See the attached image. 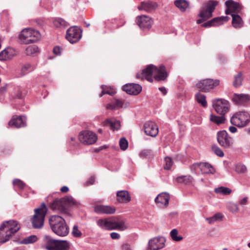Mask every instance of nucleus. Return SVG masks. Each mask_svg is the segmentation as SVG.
Masks as SVG:
<instances>
[{"instance_id":"obj_1","label":"nucleus","mask_w":250,"mask_h":250,"mask_svg":"<svg viewBox=\"0 0 250 250\" xmlns=\"http://www.w3.org/2000/svg\"><path fill=\"white\" fill-rule=\"evenodd\" d=\"M79 205V203L71 196H66L60 199H56L50 204V207L54 211L67 214L68 213V206H77Z\"/></svg>"},{"instance_id":"obj_2","label":"nucleus","mask_w":250,"mask_h":250,"mask_svg":"<svg viewBox=\"0 0 250 250\" xmlns=\"http://www.w3.org/2000/svg\"><path fill=\"white\" fill-rule=\"evenodd\" d=\"M20 224L15 220L3 222L0 227V243H4L8 241L12 235L20 230Z\"/></svg>"},{"instance_id":"obj_3","label":"nucleus","mask_w":250,"mask_h":250,"mask_svg":"<svg viewBox=\"0 0 250 250\" xmlns=\"http://www.w3.org/2000/svg\"><path fill=\"white\" fill-rule=\"evenodd\" d=\"M49 223L51 229L57 235L65 236L68 234V227L62 217L52 215L49 219Z\"/></svg>"},{"instance_id":"obj_4","label":"nucleus","mask_w":250,"mask_h":250,"mask_svg":"<svg viewBox=\"0 0 250 250\" xmlns=\"http://www.w3.org/2000/svg\"><path fill=\"white\" fill-rule=\"evenodd\" d=\"M230 123L239 128H244L250 124V113L243 110L235 113L230 118Z\"/></svg>"},{"instance_id":"obj_5","label":"nucleus","mask_w":250,"mask_h":250,"mask_svg":"<svg viewBox=\"0 0 250 250\" xmlns=\"http://www.w3.org/2000/svg\"><path fill=\"white\" fill-rule=\"evenodd\" d=\"M47 211V208L44 203H42L39 208L34 209L35 214L32 218V224L34 229H41L42 227Z\"/></svg>"},{"instance_id":"obj_6","label":"nucleus","mask_w":250,"mask_h":250,"mask_svg":"<svg viewBox=\"0 0 250 250\" xmlns=\"http://www.w3.org/2000/svg\"><path fill=\"white\" fill-rule=\"evenodd\" d=\"M41 37L40 32L31 28L23 29L19 35V39L24 44L32 43L38 41Z\"/></svg>"},{"instance_id":"obj_7","label":"nucleus","mask_w":250,"mask_h":250,"mask_svg":"<svg viewBox=\"0 0 250 250\" xmlns=\"http://www.w3.org/2000/svg\"><path fill=\"white\" fill-rule=\"evenodd\" d=\"M220 81L217 79H206L198 82L195 85L200 92H208L219 85Z\"/></svg>"},{"instance_id":"obj_8","label":"nucleus","mask_w":250,"mask_h":250,"mask_svg":"<svg viewBox=\"0 0 250 250\" xmlns=\"http://www.w3.org/2000/svg\"><path fill=\"white\" fill-rule=\"evenodd\" d=\"M45 239L47 241L46 248L48 250H68L69 248V243L66 241L50 239L48 236H45Z\"/></svg>"},{"instance_id":"obj_9","label":"nucleus","mask_w":250,"mask_h":250,"mask_svg":"<svg viewBox=\"0 0 250 250\" xmlns=\"http://www.w3.org/2000/svg\"><path fill=\"white\" fill-rule=\"evenodd\" d=\"M82 36V30L77 26H73L67 29L65 37L71 43H75L81 39Z\"/></svg>"},{"instance_id":"obj_10","label":"nucleus","mask_w":250,"mask_h":250,"mask_svg":"<svg viewBox=\"0 0 250 250\" xmlns=\"http://www.w3.org/2000/svg\"><path fill=\"white\" fill-rule=\"evenodd\" d=\"M97 135L92 131L84 130L81 131L79 134L80 141L84 145H92L97 140Z\"/></svg>"},{"instance_id":"obj_11","label":"nucleus","mask_w":250,"mask_h":250,"mask_svg":"<svg viewBox=\"0 0 250 250\" xmlns=\"http://www.w3.org/2000/svg\"><path fill=\"white\" fill-rule=\"evenodd\" d=\"M213 106L216 112L221 115H225L230 108L229 101L224 99H216L213 102Z\"/></svg>"},{"instance_id":"obj_12","label":"nucleus","mask_w":250,"mask_h":250,"mask_svg":"<svg viewBox=\"0 0 250 250\" xmlns=\"http://www.w3.org/2000/svg\"><path fill=\"white\" fill-rule=\"evenodd\" d=\"M217 140L218 144L224 148H229L233 143V139L225 130L217 132Z\"/></svg>"},{"instance_id":"obj_13","label":"nucleus","mask_w":250,"mask_h":250,"mask_svg":"<svg viewBox=\"0 0 250 250\" xmlns=\"http://www.w3.org/2000/svg\"><path fill=\"white\" fill-rule=\"evenodd\" d=\"M157 70V67L153 64L147 65L146 68L143 69L141 73L136 74V78L142 80L146 79L147 81L152 82L153 80L152 75L155 71Z\"/></svg>"},{"instance_id":"obj_14","label":"nucleus","mask_w":250,"mask_h":250,"mask_svg":"<svg viewBox=\"0 0 250 250\" xmlns=\"http://www.w3.org/2000/svg\"><path fill=\"white\" fill-rule=\"evenodd\" d=\"M136 21L138 25L144 32H147L152 27L153 21L148 16L142 15L138 17Z\"/></svg>"},{"instance_id":"obj_15","label":"nucleus","mask_w":250,"mask_h":250,"mask_svg":"<svg viewBox=\"0 0 250 250\" xmlns=\"http://www.w3.org/2000/svg\"><path fill=\"white\" fill-rule=\"evenodd\" d=\"M166 239L163 237H157L151 239L148 243L146 250H159L165 246Z\"/></svg>"},{"instance_id":"obj_16","label":"nucleus","mask_w":250,"mask_h":250,"mask_svg":"<svg viewBox=\"0 0 250 250\" xmlns=\"http://www.w3.org/2000/svg\"><path fill=\"white\" fill-rule=\"evenodd\" d=\"M144 127L145 132L147 135L155 137L158 134V127L153 122L148 121L146 122L144 124Z\"/></svg>"},{"instance_id":"obj_17","label":"nucleus","mask_w":250,"mask_h":250,"mask_svg":"<svg viewBox=\"0 0 250 250\" xmlns=\"http://www.w3.org/2000/svg\"><path fill=\"white\" fill-rule=\"evenodd\" d=\"M142 87L139 84L127 83L123 86V90L129 95H137L142 91Z\"/></svg>"},{"instance_id":"obj_18","label":"nucleus","mask_w":250,"mask_h":250,"mask_svg":"<svg viewBox=\"0 0 250 250\" xmlns=\"http://www.w3.org/2000/svg\"><path fill=\"white\" fill-rule=\"evenodd\" d=\"M232 102L237 105H244L250 101V95L245 94H234L232 97Z\"/></svg>"},{"instance_id":"obj_19","label":"nucleus","mask_w":250,"mask_h":250,"mask_svg":"<svg viewBox=\"0 0 250 250\" xmlns=\"http://www.w3.org/2000/svg\"><path fill=\"white\" fill-rule=\"evenodd\" d=\"M116 201L121 204H127L131 201V196L129 192L125 190L117 191Z\"/></svg>"},{"instance_id":"obj_20","label":"nucleus","mask_w":250,"mask_h":250,"mask_svg":"<svg viewBox=\"0 0 250 250\" xmlns=\"http://www.w3.org/2000/svg\"><path fill=\"white\" fill-rule=\"evenodd\" d=\"M158 7V4L154 1H146L141 2V5L138 7L139 10H144L147 12L155 10Z\"/></svg>"},{"instance_id":"obj_21","label":"nucleus","mask_w":250,"mask_h":250,"mask_svg":"<svg viewBox=\"0 0 250 250\" xmlns=\"http://www.w3.org/2000/svg\"><path fill=\"white\" fill-rule=\"evenodd\" d=\"M170 200V196L168 193L163 192L160 193L155 199L156 203L160 204L165 207H167Z\"/></svg>"},{"instance_id":"obj_22","label":"nucleus","mask_w":250,"mask_h":250,"mask_svg":"<svg viewBox=\"0 0 250 250\" xmlns=\"http://www.w3.org/2000/svg\"><path fill=\"white\" fill-rule=\"evenodd\" d=\"M115 210L114 207L109 206L97 205L95 207V211L98 213L113 214Z\"/></svg>"},{"instance_id":"obj_23","label":"nucleus","mask_w":250,"mask_h":250,"mask_svg":"<svg viewBox=\"0 0 250 250\" xmlns=\"http://www.w3.org/2000/svg\"><path fill=\"white\" fill-rule=\"evenodd\" d=\"M8 124L9 126L16 128L22 127L26 125L25 120L21 116L12 119Z\"/></svg>"},{"instance_id":"obj_24","label":"nucleus","mask_w":250,"mask_h":250,"mask_svg":"<svg viewBox=\"0 0 250 250\" xmlns=\"http://www.w3.org/2000/svg\"><path fill=\"white\" fill-rule=\"evenodd\" d=\"M155 73H157L154 76V79L157 81H165L167 77V73L164 65H161L159 68H157Z\"/></svg>"},{"instance_id":"obj_25","label":"nucleus","mask_w":250,"mask_h":250,"mask_svg":"<svg viewBox=\"0 0 250 250\" xmlns=\"http://www.w3.org/2000/svg\"><path fill=\"white\" fill-rule=\"evenodd\" d=\"M15 55V51L12 48H7L0 52V60H10Z\"/></svg>"},{"instance_id":"obj_26","label":"nucleus","mask_w":250,"mask_h":250,"mask_svg":"<svg viewBox=\"0 0 250 250\" xmlns=\"http://www.w3.org/2000/svg\"><path fill=\"white\" fill-rule=\"evenodd\" d=\"M104 125L110 126L113 131L118 130L120 128L121 124L119 120L115 119H107L104 122Z\"/></svg>"},{"instance_id":"obj_27","label":"nucleus","mask_w":250,"mask_h":250,"mask_svg":"<svg viewBox=\"0 0 250 250\" xmlns=\"http://www.w3.org/2000/svg\"><path fill=\"white\" fill-rule=\"evenodd\" d=\"M209 11L205 8H203L198 14V16L201 19L197 20L196 22L197 24H201L204 21L208 20L212 16V14H209Z\"/></svg>"},{"instance_id":"obj_28","label":"nucleus","mask_w":250,"mask_h":250,"mask_svg":"<svg viewBox=\"0 0 250 250\" xmlns=\"http://www.w3.org/2000/svg\"><path fill=\"white\" fill-rule=\"evenodd\" d=\"M229 18L226 17H219L214 18L211 20L207 21L208 26H217L223 24V21H227Z\"/></svg>"},{"instance_id":"obj_29","label":"nucleus","mask_w":250,"mask_h":250,"mask_svg":"<svg viewBox=\"0 0 250 250\" xmlns=\"http://www.w3.org/2000/svg\"><path fill=\"white\" fill-rule=\"evenodd\" d=\"M124 104L123 101L118 99H114L110 103L106 105V109L108 110H114L122 108Z\"/></svg>"},{"instance_id":"obj_30","label":"nucleus","mask_w":250,"mask_h":250,"mask_svg":"<svg viewBox=\"0 0 250 250\" xmlns=\"http://www.w3.org/2000/svg\"><path fill=\"white\" fill-rule=\"evenodd\" d=\"M232 25L236 29H239L243 26L244 23L241 17L238 14H231Z\"/></svg>"},{"instance_id":"obj_31","label":"nucleus","mask_w":250,"mask_h":250,"mask_svg":"<svg viewBox=\"0 0 250 250\" xmlns=\"http://www.w3.org/2000/svg\"><path fill=\"white\" fill-rule=\"evenodd\" d=\"M174 4L181 12H185L189 5V2L186 0H176Z\"/></svg>"},{"instance_id":"obj_32","label":"nucleus","mask_w":250,"mask_h":250,"mask_svg":"<svg viewBox=\"0 0 250 250\" xmlns=\"http://www.w3.org/2000/svg\"><path fill=\"white\" fill-rule=\"evenodd\" d=\"M218 1L214 0H209L206 5V9L209 11V13L212 14V12L215 9L216 6L218 5Z\"/></svg>"},{"instance_id":"obj_33","label":"nucleus","mask_w":250,"mask_h":250,"mask_svg":"<svg viewBox=\"0 0 250 250\" xmlns=\"http://www.w3.org/2000/svg\"><path fill=\"white\" fill-rule=\"evenodd\" d=\"M210 120L217 125H220L225 123L226 118L225 115L217 116L213 114H211L210 116Z\"/></svg>"},{"instance_id":"obj_34","label":"nucleus","mask_w":250,"mask_h":250,"mask_svg":"<svg viewBox=\"0 0 250 250\" xmlns=\"http://www.w3.org/2000/svg\"><path fill=\"white\" fill-rule=\"evenodd\" d=\"M53 24L57 27L60 28H65L68 25V23L65 20L61 18L54 19Z\"/></svg>"},{"instance_id":"obj_35","label":"nucleus","mask_w":250,"mask_h":250,"mask_svg":"<svg viewBox=\"0 0 250 250\" xmlns=\"http://www.w3.org/2000/svg\"><path fill=\"white\" fill-rule=\"evenodd\" d=\"M38 240V238L35 235H31L29 236L25 237L23 239H22L20 243L21 244H32L37 241Z\"/></svg>"},{"instance_id":"obj_36","label":"nucleus","mask_w":250,"mask_h":250,"mask_svg":"<svg viewBox=\"0 0 250 250\" xmlns=\"http://www.w3.org/2000/svg\"><path fill=\"white\" fill-rule=\"evenodd\" d=\"M195 98L198 103L201 104L203 107L207 106L206 97L204 95L198 92L195 95Z\"/></svg>"},{"instance_id":"obj_37","label":"nucleus","mask_w":250,"mask_h":250,"mask_svg":"<svg viewBox=\"0 0 250 250\" xmlns=\"http://www.w3.org/2000/svg\"><path fill=\"white\" fill-rule=\"evenodd\" d=\"M226 7L230 9L233 12H235L239 8V4L232 0H228L225 2Z\"/></svg>"},{"instance_id":"obj_38","label":"nucleus","mask_w":250,"mask_h":250,"mask_svg":"<svg viewBox=\"0 0 250 250\" xmlns=\"http://www.w3.org/2000/svg\"><path fill=\"white\" fill-rule=\"evenodd\" d=\"M242 75V72L240 71L234 76V80L233 82V85L235 87H238L242 85L243 81Z\"/></svg>"},{"instance_id":"obj_39","label":"nucleus","mask_w":250,"mask_h":250,"mask_svg":"<svg viewBox=\"0 0 250 250\" xmlns=\"http://www.w3.org/2000/svg\"><path fill=\"white\" fill-rule=\"evenodd\" d=\"M214 192L218 194L227 195L231 193V190L229 188L220 187L215 188Z\"/></svg>"},{"instance_id":"obj_40","label":"nucleus","mask_w":250,"mask_h":250,"mask_svg":"<svg viewBox=\"0 0 250 250\" xmlns=\"http://www.w3.org/2000/svg\"><path fill=\"white\" fill-rule=\"evenodd\" d=\"M97 225L102 229L107 230L109 221L106 219H100L97 221Z\"/></svg>"},{"instance_id":"obj_41","label":"nucleus","mask_w":250,"mask_h":250,"mask_svg":"<svg viewBox=\"0 0 250 250\" xmlns=\"http://www.w3.org/2000/svg\"><path fill=\"white\" fill-rule=\"evenodd\" d=\"M39 48L35 45L28 46L25 50V53L27 55H32L38 52Z\"/></svg>"},{"instance_id":"obj_42","label":"nucleus","mask_w":250,"mask_h":250,"mask_svg":"<svg viewBox=\"0 0 250 250\" xmlns=\"http://www.w3.org/2000/svg\"><path fill=\"white\" fill-rule=\"evenodd\" d=\"M199 166L201 168L205 167L208 169L207 173L213 174L215 172V169L208 163H200Z\"/></svg>"},{"instance_id":"obj_43","label":"nucleus","mask_w":250,"mask_h":250,"mask_svg":"<svg viewBox=\"0 0 250 250\" xmlns=\"http://www.w3.org/2000/svg\"><path fill=\"white\" fill-rule=\"evenodd\" d=\"M34 67L30 63L25 64L21 69V72L23 75H25L29 72L32 71L34 70Z\"/></svg>"},{"instance_id":"obj_44","label":"nucleus","mask_w":250,"mask_h":250,"mask_svg":"<svg viewBox=\"0 0 250 250\" xmlns=\"http://www.w3.org/2000/svg\"><path fill=\"white\" fill-rule=\"evenodd\" d=\"M178 231L176 229H173L170 232V236L172 240L175 241H180L182 240L183 238L181 236H178Z\"/></svg>"},{"instance_id":"obj_45","label":"nucleus","mask_w":250,"mask_h":250,"mask_svg":"<svg viewBox=\"0 0 250 250\" xmlns=\"http://www.w3.org/2000/svg\"><path fill=\"white\" fill-rule=\"evenodd\" d=\"M212 150L218 156L222 157L224 155V153L222 150L217 145H213L211 147Z\"/></svg>"},{"instance_id":"obj_46","label":"nucleus","mask_w":250,"mask_h":250,"mask_svg":"<svg viewBox=\"0 0 250 250\" xmlns=\"http://www.w3.org/2000/svg\"><path fill=\"white\" fill-rule=\"evenodd\" d=\"M119 145L120 148L123 150H125L128 147V141L125 138H121L119 142Z\"/></svg>"},{"instance_id":"obj_47","label":"nucleus","mask_w":250,"mask_h":250,"mask_svg":"<svg viewBox=\"0 0 250 250\" xmlns=\"http://www.w3.org/2000/svg\"><path fill=\"white\" fill-rule=\"evenodd\" d=\"M117 229L119 230L123 231L128 228L129 226L126 224L124 222H116Z\"/></svg>"},{"instance_id":"obj_48","label":"nucleus","mask_w":250,"mask_h":250,"mask_svg":"<svg viewBox=\"0 0 250 250\" xmlns=\"http://www.w3.org/2000/svg\"><path fill=\"white\" fill-rule=\"evenodd\" d=\"M191 177L190 176H181L177 178V181L179 183H184L187 184L188 182H190Z\"/></svg>"},{"instance_id":"obj_49","label":"nucleus","mask_w":250,"mask_h":250,"mask_svg":"<svg viewBox=\"0 0 250 250\" xmlns=\"http://www.w3.org/2000/svg\"><path fill=\"white\" fill-rule=\"evenodd\" d=\"M72 234L74 237L76 238H80L82 235V232L79 229L77 225H75L73 227Z\"/></svg>"},{"instance_id":"obj_50","label":"nucleus","mask_w":250,"mask_h":250,"mask_svg":"<svg viewBox=\"0 0 250 250\" xmlns=\"http://www.w3.org/2000/svg\"><path fill=\"white\" fill-rule=\"evenodd\" d=\"M104 87H105V86H104V85H102L101 86L102 91L101 92V93L99 95L100 97H102L105 94L110 95L111 96H113L115 94L116 92L115 91L111 90H109V89H105L104 88Z\"/></svg>"},{"instance_id":"obj_51","label":"nucleus","mask_w":250,"mask_h":250,"mask_svg":"<svg viewBox=\"0 0 250 250\" xmlns=\"http://www.w3.org/2000/svg\"><path fill=\"white\" fill-rule=\"evenodd\" d=\"M13 184L14 186H17L19 189H23L25 186V184L21 180L16 179L13 180Z\"/></svg>"},{"instance_id":"obj_52","label":"nucleus","mask_w":250,"mask_h":250,"mask_svg":"<svg viewBox=\"0 0 250 250\" xmlns=\"http://www.w3.org/2000/svg\"><path fill=\"white\" fill-rule=\"evenodd\" d=\"M165 162L166 165L164 166V168L167 170L169 169L173 165L172 159L170 157H166L165 158Z\"/></svg>"},{"instance_id":"obj_53","label":"nucleus","mask_w":250,"mask_h":250,"mask_svg":"<svg viewBox=\"0 0 250 250\" xmlns=\"http://www.w3.org/2000/svg\"><path fill=\"white\" fill-rule=\"evenodd\" d=\"M229 209L233 213H237L239 210V207L237 204L230 203L228 206Z\"/></svg>"},{"instance_id":"obj_54","label":"nucleus","mask_w":250,"mask_h":250,"mask_svg":"<svg viewBox=\"0 0 250 250\" xmlns=\"http://www.w3.org/2000/svg\"><path fill=\"white\" fill-rule=\"evenodd\" d=\"M236 171L238 173H244L247 171V167L243 165H237L236 166Z\"/></svg>"},{"instance_id":"obj_55","label":"nucleus","mask_w":250,"mask_h":250,"mask_svg":"<svg viewBox=\"0 0 250 250\" xmlns=\"http://www.w3.org/2000/svg\"><path fill=\"white\" fill-rule=\"evenodd\" d=\"M151 153V150H149V149H145V150H143V151H142L140 153V157L141 158H145V157H146L147 156H148L149 155H150Z\"/></svg>"},{"instance_id":"obj_56","label":"nucleus","mask_w":250,"mask_h":250,"mask_svg":"<svg viewBox=\"0 0 250 250\" xmlns=\"http://www.w3.org/2000/svg\"><path fill=\"white\" fill-rule=\"evenodd\" d=\"M117 229L116 222H111L109 221L108 226L107 230H115Z\"/></svg>"},{"instance_id":"obj_57","label":"nucleus","mask_w":250,"mask_h":250,"mask_svg":"<svg viewBox=\"0 0 250 250\" xmlns=\"http://www.w3.org/2000/svg\"><path fill=\"white\" fill-rule=\"evenodd\" d=\"M62 51V48L59 46H55L53 49V52L54 53V54L58 56H60L61 55Z\"/></svg>"},{"instance_id":"obj_58","label":"nucleus","mask_w":250,"mask_h":250,"mask_svg":"<svg viewBox=\"0 0 250 250\" xmlns=\"http://www.w3.org/2000/svg\"><path fill=\"white\" fill-rule=\"evenodd\" d=\"M214 220L216 221L221 220L223 217V215L221 213H217L213 216Z\"/></svg>"},{"instance_id":"obj_59","label":"nucleus","mask_w":250,"mask_h":250,"mask_svg":"<svg viewBox=\"0 0 250 250\" xmlns=\"http://www.w3.org/2000/svg\"><path fill=\"white\" fill-rule=\"evenodd\" d=\"M110 235V237L113 239H119L120 238V235L117 232H111Z\"/></svg>"},{"instance_id":"obj_60","label":"nucleus","mask_w":250,"mask_h":250,"mask_svg":"<svg viewBox=\"0 0 250 250\" xmlns=\"http://www.w3.org/2000/svg\"><path fill=\"white\" fill-rule=\"evenodd\" d=\"M122 250H132L130 245L128 243L123 244L122 246Z\"/></svg>"},{"instance_id":"obj_61","label":"nucleus","mask_w":250,"mask_h":250,"mask_svg":"<svg viewBox=\"0 0 250 250\" xmlns=\"http://www.w3.org/2000/svg\"><path fill=\"white\" fill-rule=\"evenodd\" d=\"M95 182V177L94 176H91L89 180L86 182V185H92L94 184Z\"/></svg>"},{"instance_id":"obj_62","label":"nucleus","mask_w":250,"mask_h":250,"mask_svg":"<svg viewBox=\"0 0 250 250\" xmlns=\"http://www.w3.org/2000/svg\"><path fill=\"white\" fill-rule=\"evenodd\" d=\"M235 126V125L229 126V131L232 133H236L237 131V129Z\"/></svg>"},{"instance_id":"obj_63","label":"nucleus","mask_w":250,"mask_h":250,"mask_svg":"<svg viewBox=\"0 0 250 250\" xmlns=\"http://www.w3.org/2000/svg\"><path fill=\"white\" fill-rule=\"evenodd\" d=\"M248 203V198L245 197L243 199H242L240 202L239 203L242 205H247Z\"/></svg>"},{"instance_id":"obj_64","label":"nucleus","mask_w":250,"mask_h":250,"mask_svg":"<svg viewBox=\"0 0 250 250\" xmlns=\"http://www.w3.org/2000/svg\"><path fill=\"white\" fill-rule=\"evenodd\" d=\"M159 90L164 94L166 95L167 90L165 87H161L159 88Z\"/></svg>"}]
</instances>
